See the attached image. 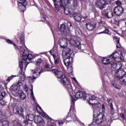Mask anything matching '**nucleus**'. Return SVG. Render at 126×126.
I'll return each mask as SVG.
<instances>
[{
  "instance_id": "1",
  "label": "nucleus",
  "mask_w": 126,
  "mask_h": 126,
  "mask_svg": "<svg viewBox=\"0 0 126 126\" xmlns=\"http://www.w3.org/2000/svg\"><path fill=\"white\" fill-rule=\"evenodd\" d=\"M60 32L62 35H65V37L60 38L58 41V44L61 48H66L67 46V41H69L70 44L74 45V46L78 48L79 50H81V44L80 42L75 41V40L73 39V37H72L71 34H67L65 25L63 24L61 25Z\"/></svg>"
},
{
  "instance_id": "2",
  "label": "nucleus",
  "mask_w": 126,
  "mask_h": 126,
  "mask_svg": "<svg viewBox=\"0 0 126 126\" xmlns=\"http://www.w3.org/2000/svg\"><path fill=\"white\" fill-rule=\"evenodd\" d=\"M20 54L21 56V59L22 60H19V66L22 71V69H23V64H25V69H26V67L28 65V64L30 63V62H28L27 61H31V60H33L34 58H35V56L33 54H31L29 53V51L27 50H24V47L20 46L18 47Z\"/></svg>"
},
{
  "instance_id": "3",
  "label": "nucleus",
  "mask_w": 126,
  "mask_h": 126,
  "mask_svg": "<svg viewBox=\"0 0 126 126\" xmlns=\"http://www.w3.org/2000/svg\"><path fill=\"white\" fill-rule=\"evenodd\" d=\"M118 56H119L118 52H114L108 58H102L101 62L103 64H111L112 67L115 69L117 67L120 68L122 67V64L120 62L116 61V60L119 58Z\"/></svg>"
},
{
  "instance_id": "4",
  "label": "nucleus",
  "mask_w": 126,
  "mask_h": 126,
  "mask_svg": "<svg viewBox=\"0 0 126 126\" xmlns=\"http://www.w3.org/2000/svg\"><path fill=\"white\" fill-rule=\"evenodd\" d=\"M52 71L54 72L56 77L61 78L60 82L65 86L68 92H73V90L71 87V84L69 83L68 80L65 77V75H63V72L55 68L52 69Z\"/></svg>"
},
{
  "instance_id": "5",
  "label": "nucleus",
  "mask_w": 126,
  "mask_h": 126,
  "mask_svg": "<svg viewBox=\"0 0 126 126\" xmlns=\"http://www.w3.org/2000/svg\"><path fill=\"white\" fill-rule=\"evenodd\" d=\"M45 63V61L39 58L37 60L36 63V67L34 70H32V77H29L32 81H34L36 78H38L40 76V74L43 72V68L42 65Z\"/></svg>"
},
{
  "instance_id": "6",
  "label": "nucleus",
  "mask_w": 126,
  "mask_h": 126,
  "mask_svg": "<svg viewBox=\"0 0 126 126\" xmlns=\"http://www.w3.org/2000/svg\"><path fill=\"white\" fill-rule=\"evenodd\" d=\"M63 63L66 66H68L71 64L73 62V52L69 48H64L62 52Z\"/></svg>"
},
{
  "instance_id": "7",
  "label": "nucleus",
  "mask_w": 126,
  "mask_h": 126,
  "mask_svg": "<svg viewBox=\"0 0 126 126\" xmlns=\"http://www.w3.org/2000/svg\"><path fill=\"white\" fill-rule=\"evenodd\" d=\"M115 77L117 79H119L121 84H126V72L122 68V67H117L115 72Z\"/></svg>"
},
{
  "instance_id": "8",
  "label": "nucleus",
  "mask_w": 126,
  "mask_h": 126,
  "mask_svg": "<svg viewBox=\"0 0 126 126\" xmlns=\"http://www.w3.org/2000/svg\"><path fill=\"white\" fill-rule=\"evenodd\" d=\"M73 120L74 122H75L76 124H79L80 123V121L78 119H77V117H76V115L75 114H71L69 116V113L68 114V115L66 116V118L63 119L62 121H59L58 122L59 125L62 126L63 125V123L66 121V122H69L71 121L70 120Z\"/></svg>"
},
{
  "instance_id": "9",
  "label": "nucleus",
  "mask_w": 126,
  "mask_h": 126,
  "mask_svg": "<svg viewBox=\"0 0 126 126\" xmlns=\"http://www.w3.org/2000/svg\"><path fill=\"white\" fill-rule=\"evenodd\" d=\"M60 7L62 8V9H63L64 13L66 15H68V14L70 13V10H69L70 6H68V5H66L64 0H63V1L61 2V4L59 5L58 10L56 9V11H59Z\"/></svg>"
},
{
  "instance_id": "10",
  "label": "nucleus",
  "mask_w": 126,
  "mask_h": 126,
  "mask_svg": "<svg viewBox=\"0 0 126 126\" xmlns=\"http://www.w3.org/2000/svg\"><path fill=\"white\" fill-rule=\"evenodd\" d=\"M111 0H109L107 3H106L105 0H98L95 3V5L100 9H103L106 7V4H110Z\"/></svg>"
},
{
  "instance_id": "11",
  "label": "nucleus",
  "mask_w": 126,
  "mask_h": 126,
  "mask_svg": "<svg viewBox=\"0 0 126 126\" xmlns=\"http://www.w3.org/2000/svg\"><path fill=\"white\" fill-rule=\"evenodd\" d=\"M79 98H84L85 99H86V93L82 91L76 92L75 95H74V97H73V101H77V99H79Z\"/></svg>"
},
{
  "instance_id": "12",
  "label": "nucleus",
  "mask_w": 126,
  "mask_h": 126,
  "mask_svg": "<svg viewBox=\"0 0 126 126\" xmlns=\"http://www.w3.org/2000/svg\"><path fill=\"white\" fill-rule=\"evenodd\" d=\"M19 1H18V6L19 8L22 12H24L26 10V4H27V0H19Z\"/></svg>"
},
{
  "instance_id": "13",
  "label": "nucleus",
  "mask_w": 126,
  "mask_h": 126,
  "mask_svg": "<svg viewBox=\"0 0 126 126\" xmlns=\"http://www.w3.org/2000/svg\"><path fill=\"white\" fill-rule=\"evenodd\" d=\"M102 15L104 17H106L108 19H110V18H112L113 16V11L112 10L110 9H105L101 12Z\"/></svg>"
},
{
  "instance_id": "14",
  "label": "nucleus",
  "mask_w": 126,
  "mask_h": 126,
  "mask_svg": "<svg viewBox=\"0 0 126 126\" xmlns=\"http://www.w3.org/2000/svg\"><path fill=\"white\" fill-rule=\"evenodd\" d=\"M13 111L15 114H17L21 117H23V118H24V110H23L22 107L15 106Z\"/></svg>"
},
{
  "instance_id": "15",
  "label": "nucleus",
  "mask_w": 126,
  "mask_h": 126,
  "mask_svg": "<svg viewBox=\"0 0 126 126\" xmlns=\"http://www.w3.org/2000/svg\"><path fill=\"white\" fill-rule=\"evenodd\" d=\"M114 12L115 15L120 16L124 13V8L121 6H116L114 9Z\"/></svg>"
},
{
  "instance_id": "16",
  "label": "nucleus",
  "mask_w": 126,
  "mask_h": 126,
  "mask_svg": "<svg viewBox=\"0 0 126 126\" xmlns=\"http://www.w3.org/2000/svg\"><path fill=\"white\" fill-rule=\"evenodd\" d=\"M72 14V17L76 22H80L82 18H84V19H86V18H87V17H82L80 14L77 13H73Z\"/></svg>"
},
{
  "instance_id": "17",
  "label": "nucleus",
  "mask_w": 126,
  "mask_h": 126,
  "mask_svg": "<svg viewBox=\"0 0 126 126\" xmlns=\"http://www.w3.org/2000/svg\"><path fill=\"white\" fill-rule=\"evenodd\" d=\"M89 103L92 105L93 108L94 105H101L100 103H99V101L96 100V96L95 95H92L91 96V98H90Z\"/></svg>"
},
{
  "instance_id": "18",
  "label": "nucleus",
  "mask_w": 126,
  "mask_h": 126,
  "mask_svg": "<svg viewBox=\"0 0 126 126\" xmlns=\"http://www.w3.org/2000/svg\"><path fill=\"white\" fill-rule=\"evenodd\" d=\"M36 110H37V112H39V110L41 111V112H42L41 116H42V117H43V118H45V119H47L49 121H52V119L51 118H50V117L49 116H48V115H47V114H46V113H45V112H44V111H43V110H42V108H41V107L40 106L37 105L36 106Z\"/></svg>"
},
{
  "instance_id": "19",
  "label": "nucleus",
  "mask_w": 126,
  "mask_h": 126,
  "mask_svg": "<svg viewBox=\"0 0 126 126\" xmlns=\"http://www.w3.org/2000/svg\"><path fill=\"white\" fill-rule=\"evenodd\" d=\"M86 27L89 31H92L96 28V24L93 23H87L86 24Z\"/></svg>"
},
{
  "instance_id": "20",
  "label": "nucleus",
  "mask_w": 126,
  "mask_h": 126,
  "mask_svg": "<svg viewBox=\"0 0 126 126\" xmlns=\"http://www.w3.org/2000/svg\"><path fill=\"white\" fill-rule=\"evenodd\" d=\"M66 3V5L75 7L77 5V1L76 0H67Z\"/></svg>"
},
{
  "instance_id": "21",
  "label": "nucleus",
  "mask_w": 126,
  "mask_h": 126,
  "mask_svg": "<svg viewBox=\"0 0 126 126\" xmlns=\"http://www.w3.org/2000/svg\"><path fill=\"white\" fill-rule=\"evenodd\" d=\"M25 83V76L23 75V79H20L19 80L16 84V86L17 87H22V86H23Z\"/></svg>"
},
{
  "instance_id": "22",
  "label": "nucleus",
  "mask_w": 126,
  "mask_h": 126,
  "mask_svg": "<svg viewBox=\"0 0 126 126\" xmlns=\"http://www.w3.org/2000/svg\"><path fill=\"white\" fill-rule=\"evenodd\" d=\"M41 120H42V117H41L40 116H37L35 120V122H36V123L38 124V126H44L45 122H44V121H41Z\"/></svg>"
},
{
  "instance_id": "23",
  "label": "nucleus",
  "mask_w": 126,
  "mask_h": 126,
  "mask_svg": "<svg viewBox=\"0 0 126 126\" xmlns=\"http://www.w3.org/2000/svg\"><path fill=\"white\" fill-rule=\"evenodd\" d=\"M53 1L56 9L59 10V5L62 4V2L63 1V0H53Z\"/></svg>"
},
{
  "instance_id": "24",
  "label": "nucleus",
  "mask_w": 126,
  "mask_h": 126,
  "mask_svg": "<svg viewBox=\"0 0 126 126\" xmlns=\"http://www.w3.org/2000/svg\"><path fill=\"white\" fill-rule=\"evenodd\" d=\"M107 102L108 103V105L111 110V112L114 113V107H113V99L110 98H107Z\"/></svg>"
},
{
  "instance_id": "25",
  "label": "nucleus",
  "mask_w": 126,
  "mask_h": 126,
  "mask_svg": "<svg viewBox=\"0 0 126 126\" xmlns=\"http://www.w3.org/2000/svg\"><path fill=\"white\" fill-rule=\"evenodd\" d=\"M70 96L71 99V106H70V110L72 109V108L74 107V101H73V96H72V92H69Z\"/></svg>"
},
{
  "instance_id": "26",
  "label": "nucleus",
  "mask_w": 126,
  "mask_h": 126,
  "mask_svg": "<svg viewBox=\"0 0 126 126\" xmlns=\"http://www.w3.org/2000/svg\"><path fill=\"white\" fill-rule=\"evenodd\" d=\"M52 56L54 60L55 64H59V63H60V57L57 56L56 54H53Z\"/></svg>"
},
{
  "instance_id": "27",
  "label": "nucleus",
  "mask_w": 126,
  "mask_h": 126,
  "mask_svg": "<svg viewBox=\"0 0 126 126\" xmlns=\"http://www.w3.org/2000/svg\"><path fill=\"white\" fill-rule=\"evenodd\" d=\"M26 119L28 120V121H30V122H32V121L35 120V116L32 114H28L26 116Z\"/></svg>"
},
{
  "instance_id": "28",
  "label": "nucleus",
  "mask_w": 126,
  "mask_h": 126,
  "mask_svg": "<svg viewBox=\"0 0 126 126\" xmlns=\"http://www.w3.org/2000/svg\"><path fill=\"white\" fill-rule=\"evenodd\" d=\"M9 123L6 120H0V126H9Z\"/></svg>"
},
{
  "instance_id": "29",
  "label": "nucleus",
  "mask_w": 126,
  "mask_h": 126,
  "mask_svg": "<svg viewBox=\"0 0 126 126\" xmlns=\"http://www.w3.org/2000/svg\"><path fill=\"white\" fill-rule=\"evenodd\" d=\"M111 114L113 118V120H118L119 119V114L117 113H115V110L113 109V112H112V110H110Z\"/></svg>"
},
{
  "instance_id": "30",
  "label": "nucleus",
  "mask_w": 126,
  "mask_h": 126,
  "mask_svg": "<svg viewBox=\"0 0 126 126\" xmlns=\"http://www.w3.org/2000/svg\"><path fill=\"white\" fill-rule=\"evenodd\" d=\"M19 96L20 97L21 100H24L25 98H26V94H24V93H22V92H18Z\"/></svg>"
},
{
  "instance_id": "31",
  "label": "nucleus",
  "mask_w": 126,
  "mask_h": 126,
  "mask_svg": "<svg viewBox=\"0 0 126 126\" xmlns=\"http://www.w3.org/2000/svg\"><path fill=\"white\" fill-rule=\"evenodd\" d=\"M31 99H32L35 102V97H34V93H33V86L32 85L31 86Z\"/></svg>"
},
{
  "instance_id": "32",
  "label": "nucleus",
  "mask_w": 126,
  "mask_h": 126,
  "mask_svg": "<svg viewBox=\"0 0 126 126\" xmlns=\"http://www.w3.org/2000/svg\"><path fill=\"white\" fill-rule=\"evenodd\" d=\"M66 25L68 31H71L72 30V28H73V27H72V25H71V23L68 22L67 23Z\"/></svg>"
},
{
  "instance_id": "33",
  "label": "nucleus",
  "mask_w": 126,
  "mask_h": 126,
  "mask_svg": "<svg viewBox=\"0 0 126 126\" xmlns=\"http://www.w3.org/2000/svg\"><path fill=\"white\" fill-rule=\"evenodd\" d=\"M102 29H103V30H104V31L99 32L98 34H108L109 33V30H108L107 29H106V28L105 27H102Z\"/></svg>"
},
{
  "instance_id": "34",
  "label": "nucleus",
  "mask_w": 126,
  "mask_h": 126,
  "mask_svg": "<svg viewBox=\"0 0 126 126\" xmlns=\"http://www.w3.org/2000/svg\"><path fill=\"white\" fill-rule=\"evenodd\" d=\"M111 84L116 88V89H120V85L115 84V81H112L111 82Z\"/></svg>"
},
{
  "instance_id": "35",
  "label": "nucleus",
  "mask_w": 126,
  "mask_h": 126,
  "mask_svg": "<svg viewBox=\"0 0 126 126\" xmlns=\"http://www.w3.org/2000/svg\"><path fill=\"white\" fill-rule=\"evenodd\" d=\"M6 43H7V44H12L13 46H14V47H16V44H15V43L12 42V41H11L10 39H6Z\"/></svg>"
},
{
  "instance_id": "36",
  "label": "nucleus",
  "mask_w": 126,
  "mask_h": 126,
  "mask_svg": "<svg viewBox=\"0 0 126 126\" xmlns=\"http://www.w3.org/2000/svg\"><path fill=\"white\" fill-rule=\"evenodd\" d=\"M4 96H5V93L4 92H0V101H1L2 99L4 97Z\"/></svg>"
},
{
  "instance_id": "37",
  "label": "nucleus",
  "mask_w": 126,
  "mask_h": 126,
  "mask_svg": "<svg viewBox=\"0 0 126 126\" xmlns=\"http://www.w3.org/2000/svg\"><path fill=\"white\" fill-rule=\"evenodd\" d=\"M14 77H16V75H12L11 76L8 77L6 79V81H10V80H12L14 78Z\"/></svg>"
},
{
  "instance_id": "38",
  "label": "nucleus",
  "mask_w": 126,
  "mask_h": 126,
  "mask_svg": "<svg viewBox=\"0 0 126 126\" xmlns=\"http://www.w3.org/2000/svg\"><path fill=\"white\" fill-rule=\"evenodd\" d=\"M67 70H68V73H72V72H73V71L72 69V66L68 67Z\"/></svg>"
},
{
  "instance_id": "39",
  "label": "nucleus",
  "mask_w": 126,
  "mask_h": 126,
  "mask_svg": "<svg viewBox=\"0 0 126 126\" xmlns=\"http://www.w3.org/2000/svg\"><path fill=\"white\" fill-rule=\"evenodd\" d=\"M23 89L26 92H28V86L26 85V83L24 85Z\"/></svg>"
},
{
  "instance_id": "40",
  "label": "nucleus",
  "mask_w": 126,
  "mask_h": 126,
  "mask_svg": "<svg viewBox=\"0 0 126 126\" xmlns=\"http://www.w3.org/2000/svg\"><path fill=\"white\" fill-rule=\"evenodd\" d=\"M17 86H14L11 87V89L12 90V91H16L17 90Z\"/></svg>"
},
{
  "instance_id": "41",
  "label": "nucleus",
  "mask_w": 126,
  "mask_h": 126,
  "mask_svg": "<svg viewBox=\"0 0 126 126\" xmlns=\"http://www.w3.org/2000/svg\"><path fill=\"white\" fill-rule=\"evenodd\" d=\"M45 68L46 69V71H50L51 69H50V65L49 64H47L45 66Z\"/></svg>"
},
{
  "instance_id": "42",
  "label": "nucleus",
  "mask_w": 126,
  "mask_h": 126,
  "mask_svg": "<svg viewBox=\"0 0 126 126\" xmlns=\"http://www.w3.org/2000/svg\"><path fill=\"white\" fill-rule=\"evenodd\" d=\"M114 40H115L117 43H120V38H119L117 37H114Z\"/></svg>"
},
{
  "instance_id": "43",
  "label": "nucleus",
  "mask_w": 126,
  "mask_h": 126,
  "mask_svg": "<svg viewBox=\"0 0 126 126\" xmlns=\"http://www.w3.org/2000/svg\"><path fill=\"white\" fill-rule=\"evenodd\" d=\"M116 48L117 49H120V48H121V44H120V42H117V43H116Z\"/></svg>"
},
{
  "instance_id": "44",
  "label": "nucleus",
  "mask_w": 126,
  "mask_h": 126,
  "mask_svg": "<svg viewBox=\"0 0 126 126\" xmlns=\"http://www.w3.org/2000/svg\"><path fill=\"white\" fill-rule=\"evenodd\" d=\"M20 40H21V43H24V36L20 37Z\"/></svg>"
},
{
  "instance_id": "45",
  "label": "nucleus",
  "mask_w": 126,
  "mask_h": 126,
  "mask_svg": "<svg viewBox=\"0 0 126 126\" xmlns=\"http://www.w3.org/2000/svg\"><path fill=\"white\" fill-rule=\"evenodd\" d=\"M102 111L103 113L105 112V105L104 104L102 105Z\"/></svg>"
},
{
  "instance_id": "46",
  "label": "nucleus",
  "mask_w": 126,
  "mask_h": 126,
  "mask_svg": "<svg viewBox=\"0 0 126 126\" xmlns=\"http://www.w3.org/2000/svg\"><path fill=\"white\" fill-rule=\"evenodd\" d=\"M116 3L117 5H121V4H122V2H121L120 1H117Z\"/></svg>"
},
{
  "instance_id": "47",
  "label": "nucleus",
  "mask_w": 126,
  "mask_h": 126,
  "mask_svg": "<svg viewBox=\"0 0 126 126\" xmlns=\"http://www.w3.org/2000/svg\"><path fill=\"white\" fill-rule=\"evenodd\" d=\"M28 121H29L28 120L24 121V124L25 125H28Z\"/></svg>"
},
{
  "instance_id": "48",
  "label": "nucleus",
  "mask_w": 126,
  "mask_h": 126,
  "mask_svg": "<svg viewBox=\"0 0 126 126\" xmlns=\"http://www.w3.org/2000/svg\"><path fill=\"white\" fill-rule=\"evenodd\" d=\"M120 115L122 118H123V120H125V115H124V114H121Z\"/></svg>"
},
{
  "instance_id": "49",
  "label": "nucleus",
  "mask_w": 126,
  "mask_h": 126,
  "mask_svg": "<svg viewBox=\"0 0 126 126\" xmlns=\"http://www.w3.org/2000/svg\"><path fill=\"white\" fill-rule=\"evenodd\" d=\"M73 80H74V81H75L76 83H78V82H77V80H76V79L75 78H73Z\"/></svg>"
},
{
  "instance_id": "50",
  "label": "nucleus",
  "mask_w": 126,
  "mask_h": 126,
  "mask_svg": "<svg viewBox=\"0 0 126 126\" xmlns=\"http://www.w3.org/2000/svg\"><path fill=\"white\" fill-rule=\"evenodd\" d=\"M98 24H99V25H101V24H103V22L100 20L98 22Z\"/></svg>"
},
{
  "instance_id": "51",
  "label": "nucleus",
  "mask_w": 126,
  "mask_h": 126,
  "mask_svg": "<svg viewBox=\"0 0 126 126\" xmlns=\"http://www.w3.org/2000/svg\"><path fill=\"white\" fill-rule=\"evenodd\" d=\"M120 59H121V60H123L124 59V57H121Z\"/></svg>"
},
{
  "instance_id": "52",
  "label": "nucleus",
  "mask_w": 126,
  "mask_h": 126,
  "mask_svg": "<svg viewBox=\"0 0 126 126\" xmlns=\"http://www.w3.org/2000/svg\"><path fill=\"white\" fill-rule=\"evenodd\" d=\"M0 104H1V105H3V101H1V102H0Z\"/></svg>"
},
{
  "instance_id": "53",
  "label": "nucleus",
  "mask_w": 126,
  "mask_h": 126,
  "mask_svg": "<svg viewBox=\"0 0 126 126\" xmlns=\"http://www.w3.org/2000/svg\"><path fill=\"white\" fill-rule=\"evenodd\" d=\"M102 73L103 75H105V74H106V73H103V72H102Z\"/></svg>"
},
{
  "instance_id": "54",
  "label": "nucleus",
  "mask_w": 126,
  "mask_h": 126,
  "mask_svg": "<svg viewBox=\"0 0 126 126\" xmlns=\"http://www.w3.org/2000/svg\"><path fill=\"white\" fill-rule=\"evenodd\" d=\"M49 53H50V54H52V50H50V51H49Z\"/></svg>"
},
{
  "instance_id": "55",
  "label": "nucleus",
  "mask_w": 126,
  "mask_h": 126,
  "mask_svg": "<svg viewBox=\"0 0 126 126\" xmlns=\"http://www.w3.org/2000/svg\"><path fill=\"white\" fill-rule=\"evenodd\" d=\"M119 53H120V55H122V52L119 51Z\"/></svg>"
},
{
  "instance_id": "56",
  "label": "nucleus",
  "mask_w": 126,
  "mask_h": 126,
  "mask_svg": "<svg viewBox=\"0 0 126 126\" xmlns=\"http://www.w3.org/2000/svg\"><path fill=\"white\" fill-rule=\"evenodd\" d=\"M31 4L32 5H34V4H32V3H31Z\"/></svg>"
}]
</instances>
